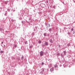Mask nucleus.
<instances>
[{
    "instance_id": "15",
    "label": "nucleus",
    "mask_w": 75,
    "mask_h": 75,
    "mask_svg": "<svg viewBox=\"0 0 75 75\" xmlns=\"http://www.w3.org/2000/svg\"><path fill=\"white\" fill-rule=\"evenodd\" d=\"M42 71H44V69H43Z\"/></svg>"
},
{
    "instance_id": "1",
    "label": "nucleus",
    "mask_w": 75,
    "mask_h": 75,
    "mask_svg": "<svg viewBox=\"0 0 75 75\" xmlns=\"http://www.w3.org/2000/svg\"><path fill=\"white\" fill-rule=\"evenodd\" d=\"M44 54V52H43L41 51L40 52V57H42V56H43Z\"/></svg>"
},
{
    "instance_id": "12",
    "label": "nucleus",
    "mask_w": 75,
    "mask_h": 75,
    "mask_svg": "<svg viewBox=\"0 0 75 75\" xmlns=\"http://www.w3.org/2000/svg\"><path fill=\"white\" fill-rule=\"evenodd\" d=\"M14 47L16 48V45H14Z\"/></svg>"
},
{
    "instance_id": "7",
    "label": "nucleus",
    "mask_w": 75,
    "mask_h": 75,
    "mask_svg": "<svg viewBox=\"0 0 75 75\" xmlns=\"http://www.w3.org/2000/svg\"><path fill=\"white\" fill-rule=\"evenodd\" d=\"M50 42H52V43L53 42V41H52V40H50Z\"/></svg>"
},
{
    "instance_id": "16",
    "label": "nucleus",
    "mask_w": 75,
    "mask_h": 75,
    "mask_svg": "<svg viewBox=\"0 0 75 75\" xmlns=\"http://www.w3.org/2000/svg\"><path fill=\"white\" fill-rule=\"evenodd\" d=\"M1 44H3V42H1Z\"/></svg>"
},
{
    "instance_id": "10",
    "label": "nucleus",
    "mask_w": 75,
    "mask_h": 75,
    "mask_svg": "<svg viewBox=\"0 0 75 75\" xmlns=\"http://www.w3.org/2000/svg\"><path fill=\"white\" fill-rule=\"evenodd\" d=\"M46 35H47V34L46 33H45L44 34V35L45 36H46Z\"/></svg>"
},
{
    "instance_id": "2",
    "label": "nucleus",
    "mask_w": 75,
    "mask_h": 75,
    "mask_svg": "<svg viewBox=\"0 0 75 75\" xmlns=\"http://www.w3.org/2000/svg\"><path fill=\"white\" fill-rule=\"evenodd\" d=\"M54 71V67H53V68H52L51 69L50 71L51 72H52V71Z\"/></svg>"
},
{
    "instance_id": "11",
    "label": "nucleus",
    "mask_w": 75,
    "mask_h": 75,
    "mask_svg": "<svg viewBox=\"0 0 75 75\" xmlns=\"http://www.w3.org/2000/svg\"><path fill=\"white\" fill-rule=\"evenodd\" d=\"M3 52H3V51H1V53H3Z\"/></svg>"
},
{
    "instance_id": "6",
    "label": "nucleus",
    "mask_w": 75,
    "mask_h": 75,
    "mask_svg": "<svg viewBox=\"0 0 75 75\" xmlns=\"http://www.w3.org/2000/svg\"><path fill=\"white\" fill-rule=\"evenodd\" d=\"M64 54L66 55V52L65 51H64Z\"/></svg>"
},
{
    "instance_id": "14",
    "label": "nucleus",
    "mask_w": 75,
    "mask_h": 75,
    "mask_svg": "<svg viewBox=\"0 0 75 75\" xmlns=\"http://www.w3.org/2000/svg\"><path fill=\"white\" fill-rule=\"evenodd\" d=\"M22 59H23V58H24V57H22Z\"/></svg>"
},
{
    "instance_id": "3",
    "label": "nucleus",
    "mask_w": 75,
    "mask_h": 75,
    "mask_svg": "<svg viewBox=\"0 0 75 75\" xmlns=\"http://www.w3.org/2000/svg\"><path fill=\"white\" fill-rule=\"evenodd\" d=\"M54 68H57L58 67V65H57V64H56L54 65Z\"/></svg>"
},
{
    "instance_id": "4",
    "label": "nucleus",
    "mask_w": 75,
    "mask_h": 75,
    "mask_svg": "<svg viewBox=\"0 0 75 75\" xmlns=\"http://www.w3.org/2000/svg\"><path fill=\"white\" fill-rule=\"evenodd\" d=\"M45 44L46 45H48V42H45Z\"/></svg>"
},
{
    "instance_id": "8",
    "label": "nucleus",
    "mask_w": 75,
    "mask_h": 75,
    "mask_svg": "<svg viewBox=\"0 0 75 75\" xmlns=\"http://www.w3.org/2000/svg\"><path fill=\"white\" fill-rule=\"evenodd\" d=\"M38 42H39V44H41V41L40 40H39L38 41Z\"/></svg>"
},
{
    "instance_id": "13",
    "label": "nucleus",
    "mask_w": 75,
    "mask_h": 75,
    "mask_svg": "<svg viewBox=\"0 0 75 75\" xmlns=\"http://www.w3.org/2000/svg\"><path fill=\"white\" fill-rule=\"evenodd\" d=\"M71 30L72 31H73L74 30V29H73V28H71Z\"/></svg>"
},
{
    "instance_id": "9",
    "label": "nucleus",
    "mask_w": 75,
    "mask_h": 75,
    "mask_svg": "<svg viewBox=\"0 0 75 75\" xmlns=\"http://www.w3.org/2000/svg\"><path fill=\"white\" fill-rule=\"evenodd\" d=\"M44 64V63L43 62H42V65H43Z\"/></svg>"
},
{
    "instance_id": "5",
    "label": "nucleus",
    "mask_w": 75,
    "mask_h": 75,
    "mask_svg": "<svg viewBox=\"0 0 75 75\" xmlns=\"http://www.w3.org/2000/svg\"><path fill=\"white\" fill-rule=\"evenodd\" d=\"M25 44H27L28 43H27V41H25Z\"/></svg>"
}]
</instances>
